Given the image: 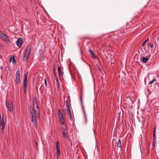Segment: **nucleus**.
Masks as SVG:
<instances>
[{"label": "nucleus", "mask_w": 159, "mask_h": 159, "mask_svg": "<svg viewBox=\"0 0 159 159\" xmlns=\"http://www.w3.org/2000/svg\"><path fill=\"white\" fill-rule=\"evenodd\" d=\"M58 115H59V116L62 115V112L61 111V110L60 109H59L58 110Z\"/></svg>", "instance_id": "393cba45"}, {"label": "nucleus", "mask_w": 159, "mask_h": 159, "mask_svg": "<svg viewBox=\"0 0 159 159\" xmlns=\"http://www.w3.org/2000/svg\"><path fill=\"white\" fill-rule=\"evenodd\" d=\"M27 82H24L23 87H27Z\"/></svg>", "instance_id": "c756f323"}, {"label": "nucleus", "mask_w": 159, "mask_h": 159, "mask_svg": "<svg viewBox=\"0 0 159 159\" xmlns=\"http://www.w3.org/2000/svg\"><path fill=\"white\" fill-rule=\"evenodd\" d=\"M0 36L1 38L2 39H3L7 43H9V39L7 38V36L1 31H0Z\"/></svg>", "instance_id": "7ed1b4c3"}, {"label": "nucleus", "mask_w": 159, "mask_h": 159, "mask_svg": "<svg viewBox=\"0 0 159 159\" xmlns=\"http://www.w3.org/2000/svg\"><path fill=\"white\" fill-rule=\"evenodd\" d=\"M59 119H61V118H63V115H61L59 116Z\"/></svg>", "instance_id": "2f4dec72"}, {"label": "nucleus", "mask_w": 159, "mask_h": 159, "mask_svg": "<svg viewBox=\"0 0 159 159\" xmlns=\"http://www.w3.org/2000/svg\"><path fill=\"white\" fill-rule=\"evenodd\" d=\"M156 81L155 79H153L152 80L150 81L149 83V84H152L154 82Z\"/></svg>", "instance_id": "b1692460"}, {"label": "nucleus", "mask_w": 159, "mask_h": 159, "mask_svg": "<svg viewBox=\"0 0 159 159\" xmlns=\"http://www.w3.org/2000/svg\"><path fill=\"white\" fill-rule=\"evenodd\" d=\"M154 142H153V147H154L155 146V140H153Z\"/></svg>", "instance_id": "e433bc0d"}, {"label": "nucleus", "mask_w": 159, "mask_h": 159, "mask_svg": "<svg viewBox=\"0 0 159 159\" xmlns=\"http://www.w3.org/2000/svg\"><path fill=\"white\" fill-rule=\"evenodd\" d=\"M62 125H64V118H61V119H59Z\"/></svg>", "instance_id": "f3484780"}, {"label": "nucleus", "mask_w": 159, "mask_h": 159, "mask_svg": "<svg viewBox=\"0 0 159 159\" xmlns=\"http://www.w3.org/2000/svg\"><path fill=\"white\" fill-rule=\"evenodd\" d=\"M31 48L30 47H28L27 48L26 52L25 53V55H27L28 56H29L30 55L31 53Z\"/></svg>", "instance_id": "1a4fd4ad"}, {"label": "nucleus", "mask_w": 159, "mask_h": 159, "mask_svg": "<svg viewBox=\"0 0 159 159\" xmlns=\"http://www.w3.org/2000/svg\"><path fill=\"white\" fill-rule=\"evenodd\" d=\"M84 115V118H85V122L86 123L87 122V119L86 116V115Z\"/></svg>", "instance_id": "7c9ffc66"}, {"label": "nucleus", "mask_w": 159, "mask_h": 159, "mask_svg": "<svg viewBox=\"0 0 159 159\" xmlns=\"http://www.w3.org/2000/svg\"><path fill=\"white\" fill-rule=\"evenodd\" d=\"M24 92L25 93H26L27 92V87H23Z\"/></svg>", "instance_id": "5701e85b"}, {"label": "nucleus", "mask_w": 159, "mask_h": 159, "mask_svg": "<svg viewBox=\"0 0 159 159\" xmlns=\"http://www.w3.org/2000/svg\"><path fill=\"white\" fill-rule=\"evenodd\" d=\"M63 137L64 138L66 139L68 138L67 134L65 132H63Z\"/></svg>", "instance_id": "aec40b11"}, {"label": "nucleus", "mask_w": 159, "mask_h": 159, "mask_svg": "<svg viewBox=\"0 0 159 159\" xmlns=\"http://www.w3.org/2000/svg\"><path fill=\"white\" fill-rule=\"evenodd\" d=\"M89 52L90 53V55H92V57L93 58L95 59L96 58V57L93 51L90 49H89Z\"/></svg>", "instance_id": "f8f14e48"}, {"label": "nucleus", "mask_w": 159, "mask_h": 159, "mask_svg": "<svg viewBox=\"0 0 159 159\" xmlns=\"http://www.w3.org/2000/svg\"><path fill=\"white\" fill-rule=\"evenodd\" d=\"M80 101H81V106H82V107L83 111L84 113V115H86V113H85V111H84V107H83V102H82V99H81Z\"/></svg>", "instance_id": "dca6fc26"}, {"label": "nucleus", "mask_w": 159, "mask_h": 159, "mask_svg": "<svg viewBox=\"0 0 159 159\" xmlns=\"http://www.w3.org/2000/svg\"><path fill=\"white\" fill-rule=\"evenodd\" d=\"M155 134H153V140H155Z\"/></svg>", "instance_id": "f704fd0d"}, {"label": "nucleus", "mask_w": 159, "mask_h": 159, "mask_svg": "<svg viewBox=\"0 0 159 159\" xmlns=\"http://www.w3.org/2000/svg\"><path fill=\"white\" fill-rule=\"evenodd\" d=\"M155 128H154L153 131V134H155Z\"/></svg>", "instance_id": "4c0bfd02"}, {"label": "nucleus", "mask_w": 159, "mask_h": 159, "mask_svg": "<svg viewBox=\"0 0 159 159\" xmlns=\"http://www.w3.org/2000/svg\"><path fill=\"white\" fill-rule=\"evenodd\" d=\"M148 60V58L145 57H143L142 58V61L143 63H146Z\"/></svg>", "instance_id": "2eb2a0df"}, {"label": "nucleus", "mask_w": 159, "mask_h": 159, "mask_svg": "<svg viewBox=\"0 0 159 159\" xmlns=\"http://www.w3.org/2000/svg\"><path fill=\"white\" fill-rule=\"evenodd\" d=\"M29 56H28L27 55L25 54V56L23 57L24 60H26L28 58Z\"/></svg>", "instance_id": "412c9836"}, {"label": "nucleus", "mask_w": 159, "mask_h": 159, "mask_svg": "<svg viewBox=\"0 0 159 159\" xmlns=\"http://www.w3.org/2000/svg\"><path fill=\"white\" fill-rule=\"evenodd\" d=\"M16 82L17 84H18L20 82V72L19 70H18L16 73Z\"/></svg>", "instance_id": "39448f33"}, {"label": "nucleus", "mask_w": 159, "mask_h": 159, "mask_svg": "<svg viewBox=\"0 0 159 159\" xmlns=\"http://www.w3.org/2000/svg\"><path fill=\"white\" fill-rule=\"evenodd\" d=\"M53 71H54V73H55V68H54L53 69Z\"/></svg>", "instance_id": "58836bf2"}, {"label": "nucleus", "mask_w": 159, "mask_h": 159, "mask_svg": "<svg viewBox=\"0 0 159 159\" xmlns=\"http://www.w3.org/2000/svg\"><path fill=\"white\" fill-rule=\"evenodd\" d=\"M2 121V120L1 114V113H0V121Z\"/></svg>", "instance_id": "c9c22d12"}, {"label": "nucleus", "mask_w": 159, "mask_h": 159, "mask_svg": "<svg viewBox=\"0 0 159 159\" xmlns=\"http://www.w3.org/2000/svg\"><path fill=\"white\" fill-rule=\"evenodd\" d=\"M61 129H62V131H63V132H65L66 131V128H63V127H62Z\"/></svg>", "instance_id": "c85d7f7f"}, {"label": "nucleus", "mask_w": 159, "mask_h": 159, "mask_svg": "<svg viewBox=\"0 0 159 159\" xmlns=\"http://www.w3.org/2000/svg\"><path fill=\"white\" fill-rule=\"evenodd\" d=\"M28 74V72L26 74L25 76V78L24 80V82H27V74Z\"/></svg>", "instance_id": "6ab92c4d"}, {"label": "nucleus", "mask_w": 159, "mask_h": 159, "mask_svg": "<svg viewBox=\"0 0 159 159\" xmlns=\"http://www.w3.org/2000/svg\"><path fill=\"white\" fill-rule=\"evenodd\" d=\"M148 39H147L146 40L142 43V46H143L146 44V43L148 41Z\"/></svg>", "instance_id": "a878e982"}, {"label": "nucleus", "mask_w": 159, "mask_h": 159, "mask_svg": "<svg viewBox=\"0 0 159 159\" xmlns=\"http://www.w3.org/2000/svg\"><path fill=\"white\" fill-rule=\"evenodd\" d=\"M30 113L31 115L32 122L34 123V125H37V123L36 118L39 119V118L40 116V112H39V116H38L36 112L34 111V110L32 108L30 109Z\"/></svg>", "instance_id": "f257e3e1"}, {"label": "nucleus", "mask_w": 159, "mask_h": 159, "mask_svg": "<svg viewBox=\"0 0 159 159\" xmlns=\"http://www.w3.org/2000/svg\"><path fill=\"white\" fill-rule=\"evenodd\" d=\"M58 71L59 76H61L63 75V73L61 70V67L59 66L58 67Z\"/></svg>", "instance_id": "9d476101"}, {"label": "nucleus", "mask_w": 159, "mask_h": 159, "mask_svg": "<svg viewBox=\"0 0 159 159\" xmlns=\"http://www.w3.org/2000/svg\"><path fill=\"white\" fill-rule=\"evenodd\" d=\"M33 106H34V105L38 104L37 99L35 97L33 99Z\"/></svg>", "instance_id": "ddd939ff"}, {"label": "nucleus", "mask_w": 159, "mask_h": 159, "mask_svg": "<svg viewBox=\"0 0 159 159\" xmlns=\"http://www.w3.org/2000/svg\"><path fill=\"white\" fill-rule=\"evenodd\" d=\"M67 110L69 112H71L70 106H68V107H67Z\"/></svg>", "instance_id": "cd10ccee"}, {"label": "nucleus", "mask_w": 159, "mask_h": 159, "mask_svg": "<svg viewBox=\"0 0 159 159\" xmlns=\"http://www.w3.org/2000/svg\"><path fill=\"white\" fill-rule=\"evenodd\" d=\"M0 126H2V128L1 129V130L2 132L3 133L4 130V128L5 126V123L4 122L3 119L2 121H0Z\"/></svg>", "instance_id": "6e6552de"}, {"label": "nucleus", "mask_w": 159, "mask_h": 159, "mask_svg": "<svg viewBox=\"0 0 159 159\" xmlns=\"http://www.w3.org/2000/svg\"><path fill=\"white\" fill-rule=\"evenodd\" d=\"M6 104L7 108L9 111L11 112H12L13 110V107L12 102L11 101H6Z\"/></svg>", "instance_id": "f03ea898"}, {"label": "nucleus", "mask_w": 159, "mask_h": 159, "mask_svg": "<svg viewBox=\"0 0 159 159\" xmlns=\"http://www.w3.org/2000/svg\"><path fill=\"white\" fill-rule=\"evenodd\" d=\"M32 108L34 110V111L36 112L37 116H39V112H40V111L38 104L34 105V106H33V108L32 107L31 109Z\"/></svg>", "instance_id": "20e7f679"}, {"label": "nucleus", "mask_w": 159, "mask_h": 159, "mask_svg": "<svg viewBox=\"0 0 159 159\" xmlns=\"http://www.w3.org/2000/svg\"><path fill=\"white\" fill-rule=\"evenodd\" d=\"M69 119L70 120H72V117L71 112H69Z\"/></svg>", "instance_id": "4be33fe9"}, {"label": "nucleus", "mask_w": 159, "mask_h": 159, "mask_svg": "<svg viewBox=\"0 0 159 159\" xmlns=\"http://www.w3.org/2000/svg\"><path fill=\"white\" fill-rule=\"evenodd\" d=\"M44 81H45V86H47V80H46V79H45Z\"/></svg>", "instance_id": "473e14b6"}, {"label": "nucleus", "mask_w": 159, "mask_h": 159, "mask_svg": "<svg viewBox=\"0 0 159 159\" xmlns=\"http://www.w3.org/2000/svg\"><path fill=\"white\" fill-rule=\"evenodd\" d=\"M65 102H66V106L67 107H68V106H70V105H69V102H68V100H66V101Z\"/></svg>", "instance_id": "bb28decb"}, {"label": "nucleus", "mask_w": 159, "mask_h": 159, "mask_svg": "<svg viewBox=\"0 0 159 159\" xmlns=\"http://www.w3.org/2000/svg\"><path fill=\"white\" fill-rule=\"evenodd\" d=\"M56 150L57 152V157H58L60 155V147L59 145V142L58 141L57 142L56 144Z\"/></svg>", "instance_id": "0eeeda50"}, {"label": "nucleus", "mask_w": 159, "mask_h": 159, "mask_svg": "<svg viewBox=\"0 0 159 159\" xmlns=\"http://www.w3.org/2000/svg\"><path fill=\"white\" fill-rule=\"evenodd\" d=\"M149 45L150 46L151 48H152L153 46V44H151V43H149Z\"/></svg>", "instance_id": "72a5a7b5"}, {"label": "nucleus", "mask_w": 159, "mask_h": 159, "mask_svg": "<svg viewBox=\"0 0 159 159\" xmlns=\"http://www.w3.org/2000/svg\"><path fill=\"white\" fill-rule=\"evenodd\" d=\"M1 69H2V67H1Z\"/></svg>", "instance_id": "ea45409f"}, {"label": "nucleus", "mask_w": 159, "mask_h": 159, "mask_svg": "<svg viewBox=\"0 0 159 159\" xmlns=\"http://www.w3.org/2000/svg\"><path fill=\"white\" fill-rule=\"evenodd\" d=\"M117 146L118 147H119L120 149H121V140L120 139H119L117 142Z\"/></svg>", "instance_id": "4468645a"}, {"label": "nucleus", "mask_w": 159, "mask_h": 159, "mask_svg": "<svg viewBox=\"0 0 159 159\" xmlns=\"http://www.w3.org/2000/svg\"><path fill=\"white\" fill-rule=\"evenodd\" d=\"M12 60L13 63L15 64L16 63V60L14 56H13L10 58V62L11 63Z\"/></svg>", "instance_id": "9b49d317"}, {"label": "nucleus", "mask_w": 159, "mask_h": 159, "mask_svg": "<svg viewBox=\"0 0 159 159\" xmlns=\"http://www.w3.org/2000/svg\"><path fill=\"white\" fill-rule=\"evenodd\" d=\"M23 41V39L21 38H20L17 40V41L16 42V44L20 48L21 47L22 45Z\"/></svg>", "instance_id": "423d86ee"}, {"label": "nucleus", "mask_w": 159, "mask_h": 159, "mask_svg": "<svg viewBox=\"0 0 159 159\" xmlns=\"http://www.w3.org/2000/svg\"><path fill=\"white\" fill-rule=\"evenodd\" d=\"M62 125H64V118H61V119H59Z\"/></svg>", "instance_id": "a211bd4d"}]
</instances>
